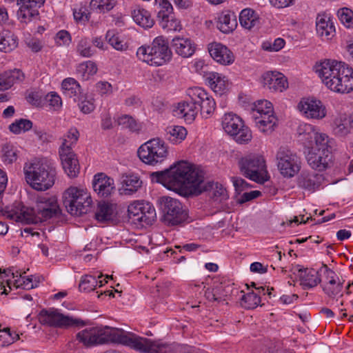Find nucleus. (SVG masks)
<instances>
[{"label": "nucleus", "mask_w": 353, "mask_h": 353, "mask_svg": "<svg viewBox=\"0 0 353 353\" xmlns=\"http://www.w3.org/2000/svg\"><path fill=\"white\" fill-rule=\"evenodd\" d=\"M151 179L183 197L197 196L203 192L213 197H228L227 190L221 183L205 182L202 173L186 161H179L168 169L152 173Z\"/></svg>", "instance_id": "1"}, {"label": "nucleus", "mask_w": 353, "mask_h": 353, "mask_svg": "<svg viewBox=\"0 0 353 353\" xmlns=\"http://www.w3.org/2000/svg\"><path fill=\"white\" fill-rule=\"evenodd\" d=\"M315 69L323 84L332 92L348 94L353 91V68L345 63L325 59Z\"/></svg>", "instance_id": "2"}, {"label": "nucleus", "mask_w": 353, "mask_h": 353, "mask_svg": "<svg viewBox=\"0 0 353 353\" xmlns=\"http://www.w3.org/2000/svg\"><path fill=\"white\" fill-rule=\"evenodd\" d=\"M37 200V212L33 208L23 205L22 202L15 200L13 205L5 207L2 210L3 215L8 219L25 224H37L46 221L61 214V209L57 200Z\"/></svg>", "instance_id": "3"}, {"label": "nucleus", "mask_w": 353, "mask_h": 353, "mask_svg": "<svg viewBox=\"0 0 353 353\" xmlns=\"http://www.w3.org/2000/svg\"><path fill=\"white\" fill-rule=\"evenodd\" d=\"M26 181L37 191H46L53 186L56 171L40 160L26 163L23 168Z\"/></svg>", "instance_id": "4"}, {"label": "nucleus", "mask_w": 353, "mask_h": 353, "mask_svg": "<svg viewBox=\"0 0 353 353\" xmlns=\"http://www.w3.org/2000/svg\"><path fill=\"white\" fill-rule=\"evenodd\" d=\"M138 59L150 65H163L172 59V53L168 40L163 36L156 37L150 46H141L137 51Z\"/></svg>", "instance_id": "5"}, {"label": "nucleus", "mask_w": 353, "mask_h": 353, "mask_svg": "<svg viewBox=\"0 0 353 353\" xmlns=\"http://www.w3.org/2000/svg\"><path fill=\"white\" fill-rule=\"evenodd\" d=\"M241 172L247 178L259 183H263L270 179L265 161L261 155L250 154L239 161Z\"/></svg>", "instance_id": "6"}, {"label": "nucleus", "mask_w": 353, "mask_h": 353, "mask_svg": "<svg viewBox=\"0 0 353 353\" xmlns=\"http://www.w3.org/2000/svg\"><path fill=\"white\" fill-rule=\"evenodd\" d=\"M301 141L307 146L310 150L319 152H332V139L323 132L317 131L310 124H301L298 128Z\"/></svg>", "instance_id": "7"}, {"label": "nucleus", "mask_w": 353, "mask_h": 353, "mask_svg": "<svg viewBox=\"0 0 353 353\" xmlns=\"http://www.w3.org/2000/svg\"><path fill=\"white\" fill-rule=\"evenodd\" d=\"M140 160L145 164L156 165L163 162L168 157V147L164 141L156 138L142 144L137 150Z\"/></svg>", "instance_id": "8"}, {"label": "nucleus", "mask_w": 353, "mask_h": 353, "mask_svg": "<svg viewBox=\"0 0 353 353\" xmlns=\"http://www.w3.org/2000/svg\"><path fill=\"white\" fill-rule=\"evenodd\" d=\"M38 317L42 325L53 327L67 329L72 327H84L86 325L82 319L65 316L54 308L43 309Z\"/></svg>", "instance_id": "9"}, {"label": "nucleus", "mask_w": 353, "mask_h": 353, "mask_svg": "<svg viewBox=\"0 0 353 353\" xmlns=\"http://www.w3.org/2000/svg\"><path fill=\"white\" fill-rule=\"evenodd\" d=\"M222 128L230 136L234 137L236 142L240 144L249 143L252 138L250 128L244 125L241 117L235 114H225L222 118Z\"/></svg>", "instance_id": "10"}, {"label": "nucleus", "mask_w": 353, "mask_h": 353, "mask_svg": "<svg viewBox=\"0 0 353 353\" xmlns=\"http://www.w3.org/2000/svg\"><path fill=\"white\" fill-rule=\"evenodd\" d=\"M163 221L167 225H177L185 222L188 213L179 200H159Z\"/></svg>", "instance_id": "11"}, {"label": "nucleus", "mask_w": 353, "mask_h": 353, "mask_svg": "<svg viewBox=\"0 0 353 353\" xmlns=\"http://www.w3.org/2000/svg\"><path fill=\"white\" fill-rule=\"evenodd\" d=\"M130 219L151 225L157 220V213L153 205L148 200H134L128 207Z\"/></svg>", "instance_id": "12"}, {"label": "nucleus", "mask_w": 353, "mask_h": 353, "mask_svg": "<svg viewBox=\"0 0 353 353\" xmlns=\"http://www.w3.org/2000/svg\"><path fill=\"white\" fill-rule=\"evenodd\" d=\"M276 161L278 169L285 177H293L300 170V159L296 153L287 148H279L276 153Z\"/></svg>", "instance_id": "13"}, {"label": "nucleus", "mask_w": 353, "mask_h": 353, "mask_svg": "<svg viewBox=\"0 0 353 353\" xmlns=\"http://www.w3.org/2000/svg\"><path fill=\"white\" fill-rule=\"evenodd\" d=\"M320 272L323 273L325 279L321 285L323 292L330 298L334 299L339 295L342 297L345 280L343 278H339L336 272L326 264H322Z\"/></svg>", "instance_id": "14"}, {"label": "nucleus", "mask_w": 353, "mask_h": 353, "mask_svg": "<svg viewBox=\"0 0 353 353\" xmlns=\"http://www.w3.org/2000/svg\"><path fill=\"white\" fill-rule=\"evenodd\" d=\"M119 217V208L111 200H98L94 210V219L99 223H115Z\"/></svg>", "instance_id": "15"}, {"label": "nucleus", "mask_w": 353, "mask_h": 353, "mask_svg": "<svg viewBox=\"0 0 353 353\" xmlns=\"http://www.w3.org/2000/svg\"><path fill=\"white\" fill-rule=\"evenodd\" d=\"M298 110L307 119H322L327 114L326 108L320 100L304 98L298 103Z\"/></svg>", "instance_id": "16"}, {"label": "nucleus", "mask_w": 353, "mask_h": 353, "mask_svg": "<svg viewBox=\"0 0 353 353\" xmlns=\"http://www.w3.org/2000/svg\"><path fill=\"white\" fill-rule=\"evenodd\" d=\"M319 272H321L320 270H315L301 265H296L293 267V273L299 278L300 285L303 290L312 289L321 283Z\"/></svg>", "instance_id": "17"}, {"label": "nucleus", "mask_w": 353, "mask_h": 353, "mask_svg": "<svg viewBox=\"0 0 353 353\" xmlns=\"http://www.w3.org/2000/svg\"><path fill=\"white\" fill-rule=\"evenodd\" d=\"M92 188L99 197H111L116 192L114 180L103 172H99L94 175Z\"/></svg>", "instance_id": "18"}, {"label": "nucleus", "mask_w": 353, "mask_h": 353, "mask_svg": "<svg viewBox=\"0 0 353 353\" xmlns=\"http://www.w3.org/2000/svg\"><path fill=\"white\" fill-rule=\"evenodd\" d=\"M35 1L12 0V1H16L17 5L19 6L17 17L21 23L28 24L39 17V12L37 8H40L39 3H36Z\"/></svg>", "instance_id": "19"}, {"label": "nucleus", "mask_w": 353, "mask_h": 353, "mask_svg": "<svg viewBox=\"0 0 353 353\" xmlns=\"http://www.w3.org/2000/svg\"><path fill=\"white\" fill-rule=\"evenodd\" d=\"M208 49L211 57L221 65H230L234 61L233 52L221 43H211L208 45Z\"/></svg>", "instance_id": "20"}, {"label": "nucleus", "mask_w": 353, "mask_h": 353, "mask_svg": "<svg viewBox=\"0 0 353 353\" xmlns=\"http://www.w3.org/2000/svg\"><path fill=\"white\" fill-rule=\"evenodd\" d=\"M309 165L314 170L321 172L327 170L332 164V152L310 150L307 154Z\"/></svg>", "instance_id": "21"}, {"label": "nucleus", "mask_w": 353, "mask_h": 353, "mask_svg": "<svg viewBox=\"0 0 353 353\" xmlns=\"http://www.w3.org/2000/svg\"><path fill=\"white\" fill-rule=\"evenodd\" d=\"M171 45L177 55L185 59L191 57L196 49L194 41L185 37H174L172 40Z\"/></svg>", "instance_id": "22"}, {"label": "nucleus", "mask_w": 353, "mask_h": 353, "mask_svg": "<svg viewBox=\"0 0 353 353\" xmlns=\"http://www.w3.org/2000/svg\"><path fill=\"white\" fill-rule=\"evenodd\" d=\"M59 154L65 172L70 177H76L79 172L80 167L73 150L59 149Z\"/></svg>", "instance_id": "23"}, {"label": "nucleus", "mask_w": 353, "mask_h": 353, "mask_svg": "<svg viewBox=\"0 0 353 353\" xmlns=\"http://www.w3.org/2000/svg\"><path fill=\"white\" fill-rule=\"evenodd\" d=\"M262 83L273 92H283L288 88L285 77L279 72H267L262 76Z\"/></svg>", "instance_id": "24"}, {"label": "nucleus", "mask_w": 353, "mask_h": 353, "mask_svg": "<svg viewBox=\"0 0 353 353\" xmlns=\"http://www.w3.org/2000/svg\"><path fill=\"white\" fill-rule=\"evenodd\" d=\"M317 34L323 40H330L335 35V27L333 19L327 14H319L316 19Z\"/></svg>", "instance_id": "25"}, {"label": "nucleus", "mask_w": 353, "mask_h": 353, "mask_svg": "<svg viewBox=\"0 0 353 353\" xmlns=\"http://www.w3.org/2000/svg\"><path fill=\"white\" fill-rule=\"evenodd\" d=\"M205 83L217 94L222 95L228 89L229 83L224 75L216 72H208L204 74Z\"/></svg>", "instance_id": "26"}, {"label": "nucleus", "mask_w": 353, "mask_h": 353, "mask_svg": "<svg viewBox=\"0 0 353 353\" xmlns=\"http://www.w3.org/2000/svg\"><path fill=\"white\" fill-rule=\"evenodd\" d=\"M232 286L221 282L214 284L212 288H208L205 291V298L210 302L223 303L231 292Z\"/></svg>", "instance_id": "27"}, {"label": "nucleus", "mask_w": 353, "mask_h": 353, "mask_svg": "<svg viewBox=\"0 0 353 353\" xmlns=\"http://www.w3.org/2000/svg\"><path fill=\"white\" fill-rule=\"evenodd\" d=\"M231 181L234 187L236 196H239V199H256L261 196V192L259 190H250L249 184L244 179L233 176Z\"/></svg>", "instance_id": "28"}, {"label": "nucleus", "mask_w": 353, "mask_h": 353, "mask_svg": "<svg viewBox=\"0 0 353 353\" xmlns=\"http://www.w3.org/2000/svg\"><path fill=\"white\" fill-rule=\"evenodd\" d=\"M67 211L71 215L80 216L87 214L92 209V200H63Z\"/></svg>", "instance_id": "29"}, {"label": "nucleus", "mask_w": 353, "mask_h": 353, "mask_svg": "<svg viewBox=\"0 0 353 353\" xmlns=\"http://www.w3.org/2000/svg\"><path fill=\"white\" fill-rule=\"evenodd\" d=\"M252 119L259 131L266 134H269L274 130L278 122L274 113L263 116L256 114V117L252 118Z\"/></svg>", "instance_id": "30"}, {"label": "nucleus", "mask_w": 353, "mask_h": 353, "mask_svg": "<svg viewBox=\"0 0 353 353\" xmlns=\"http://www.w3.org/2000/svg\"><path fill=\"white\" fill-rule=\"evenodd\" d=\"M142 181L134 175L123 176L121 187L119 188L121 196H131L141 187Z\"/></svg>", "instance_id": "31"}, {"label": "nucleus", "mask_w": 353, "mask_h": 353, "mask_svg": "<svg viewBox=\"0 0 353 353\" xmlns=\"http://www.w3.org/2000/svg\"><path fill=\"white\" fill-rule=\"evenodd\" d=\"M23 73L19 69L6 71L0 74V90H8L17 82L23 81Z\"/></svg>", "instance_id": "32"}, {"label": "nucleus", "mask_w": 353, "mask_h": 353, "mask_svg": "<svg viewBox=\"0 0 353 353\" xmlns=\"http://www.w3.org/2000/svg\"><path fill=\"white\" fill-rule=\"evenodd\" d=\"M176 115L183 118L186 121L191 123L193 121L198 113V108L192 101H183L179 103L174 110Z\"/></svg>", "instance_id": "33"}, {"label": "nucleus", "mask_w": 353, "mask_h": 353, "mask_svg": "<svg viewBox=\"0 0 353 353\" xmlns=\"http://www.w3.org/2000/svg\"><path fill=\"white\" fill-rule=\"evenodd\" d=\"M324 181L325 177L323 174H312L303 176L299 181V184L305 190L314 192L319 189Z\"/></svg>", "instance_id": "34"}, {"label": "nucleus", "mask_w": 353, "mask_h": 353, "mask_svg": "<svg viewBox=\"0 0 353 353\" xmlns=\"http://www.w3.org/2000/svg\"><path fill=\"white\" fill-rule=\"evenodd\" d=\"M237 26L236 17L234 12H223L219 17L218 28L223 33L232 32Z\"/></svg>", "instance_id": "35"}, {"label": "nucleus", "mask_w": 353, "mask_h": 353, "mask_svg": "<svg viewBox=\"0 0 353 353\" xmlns=\"http://www.w3.org/2000/svg\"><path fill=\"white\" fill-rule=\"evenodd\" d=\"M333 129L335 134L339 136L347 134L351 130H353V117H347L345 115H341L335 118Z\"/></svg>", "instance_id": "36"}, {"label": "nucleus", "mask_w": 353, "mask_h": 353, "mask_svg": "<svg viewBox=\"0 0 353 353\" xmlns=\"http://www.w3.org/2000/svg\"><path fill=\"white\" fill-rule=\"evenodd\" d=\"M17 37L8 30L0 31V51L10 52L17 47Z\"/></svg>", "instance_id": "37"}, {"label": "nucleus", "mask_w": 353, "mask_h": 353, "mask_svg": "<svg viewBox=\"0 0 353 353\" xmlns=\"http://www.w3.org/2000/svg\"><path fill=\"white\" fill-rule=\"evenodd\" d=\"M80 133L76 127L70 128L68 131L60 138L61 144L59 149L73 150L77 143Z\"/></svg>", "instance_id": "38"}, {"label": "nucleus", "mask_w": 353, "mask_h": 353, "mask_svg": "<svg viewBox=\"0 0 353 353\" xmlns=\"http://www.w3.org/2000/svg\"><path fill=\"white\" fill-rule=\"evenodd\" d=\"M132 17L135 23L143 28H152L154 23L150 12L143 8L134 9L132 12Z\"/></svg>", "instance_id": "39"}, {"label": "nucleus", "mask_w": 353, "mask_h": 353, "mask_svg": "<svg viewBox=\"0 0 353 353\" xmlns=\"http://www.w3.org/2000/svg\"><path fill=\"white\" fill-rule=\"evenodd\" d=\"M239 21L242 27L250 30L259 23V18L253 10L245 8L240 12Z\"/></svg>", "instance_id": "40"}, {"label": "nucleus", "mask_w": 353, "mask_h": 353, "mask_svg": "<svg viewBox=\"0 0 353 353\" xmlns=\"http://www.w3.org/2000/svg\"><path fill=\"white\" fill-rule=\"evenodd\" d=\"M166 139L174 144H177L183 141L187 136L186 129L180 125L169 126L165 130Z\"/></svg>", "instance_id": "41"}, {"label": "nucleus", "mask_w": 353, "mask_h": 353, "mask_svg": "<svg viewBox=\"0 0 353 353\" xmlns=\"http://www.w3.org/2000/svg\"><path fill=\"white\" fill-rule=\"evenodd\" d=\"M76 337L80 343L86 347L97 345V327L83 330L77 334Z\"/></svg>", "instance_id": "42"}, {"label": "nucleus", "mask_w": 353, "mask_h": 353, "mask_svg": "<svg viewBox=\"0 0 353 353\" xmlns=\"http://www.w3.org/2000/svg\"><path fill=\"white\" fill-rule=\"evenodd\" d=\"M63 199H91V195L84 186H70L64 191Z\"/></svg>", "instance_id": "43"}, {"label": "nucleus", "mask_w": 353, "mask_h": 353, "mask_svg": "<svg viewBox=\"0 0 353 353\" xmlns=\"http://www.w3.org/2000/svg\"><path fill=\"white\" fill-rule=\"evenodd\" d=\"M63 94L70 97H77L81 92V86L74 78L65 79L61 83Z\"/></svg>", "instance_id": "44"}, {"label": "nucleus", "mask_w": 353, "mask_h": 353, "mask_svg": "<svg viewBox=\"0 0 353 353\" xmlns=\"http://www.w3.org/2000/svg\"><path fill=\"white\" fill-rule=\"evenodd\" d=\"M18 157V150L13 145L6 143L1 150V161L5 165H11L15 162Z\"/></svg>", "instance_id": "45"}, {"label": "nucleus", "mask_w": 353, "mask_h": 353, "mask_svg": "<svg viewBox=\"0 0 353 353\" xmlns=\"http://www.w3.org/2000/svg\"><path fill=\"white\" fill-rule=\"evenodd\" d=\"M273 106L271 102L263 99L259 100L254 103V107L252 108V118L256 117V114L267 115L273 114Z\"/></svg>", "instance_id": "46"}, {"label": "nucleus", "mask_w": 353, "mask_h": 353, "mask_svg": "<svg viewBox=\"0 0 353 353\" xmlns=\"http://www.w3.org/2000/svg\"><path fill=\"white\" fill-rule=\"evenodd\" d=\"M158 21L173 14V7L168 0H155Z\"/></svg>", "instance_id": "47"}, {"label": "nucleus", "mask_w": 353, "mask_h": 353, "mask_svg": "<svg viewBox=\"0 0 353 353\" xmlns=\"http://www.w3.org/2000/svg\"><path fill=\"white\" fill-rule=\"evenodd\" d=\"M117 5L116 0H91L90 8L99 13H105L112 10Z\"/></svg>", "instance_id": "48"}, {"label": "nucleus", "mask_w": 353, "mask_h": 353, "mask_svg": "<svg viewBox=\"0 0 353 353\" xmlns=\"http://www.w3.org/2000/svg\"><path fill=\"white\" fill-rule=\"evenodd\" d=\"M187 94L196 106H199L210 96L203 88L200 87L188 89Z\"/></svg>", "instance_id": "49"}, {"label": "nucleus", "mask_w": 353, "mask_h": 353, "mask_svg": "<svg viewBox=\"0 0 353 353\" xmlns=\"http://www.w3.org/2000/svg\"><path fill=\"white\" fill-rule=\"evenodd\" d=\"M77 72L83 79H88L90 76L97 73V67L94 62L88 61L80 63L77 67Z\"/></svg>", "instance_id": "50"}, {"label": "nucleus", "mask_w": 353, "mask_h": 353, "mask_svg": "<svg viewBox=\"0 0 353 353\" xmlns=\"http://www.w3.org/2000/svg\"><path fill=\"white\" fill-rule=\"evenodd\" d=\"M105 39L108 43L117 50L124 51L128 48L127 43L114 30H108L105 34Z\"/></svg>", "instance_id": "51"}, {"label": "nucleus", "mask_w": 353, "mask_h": 353, "mask_svg": "<svg viewBox=\"0 0 353 353\" xmlns=\"http://www.w3.org/2000/svg\"><path fill=\"white\" fill-rule=\"evenodd\" d=\"M260 302L261 297L254 292L243 295L241 299V305L248 310L256 307Z\"/></svg>", "instance_id": "52"}, {"label": "nucleus", "mask_w": 353, "mask_h": 353, "mask_svg": "<svg viewBox=\"0 0 353 353\" xmlns=\"http://www.w3.org/2000/svg\"><path fill=\"white\" fill-rule=\"evenodd\" d=\"M98 285V280L92 275H85L81 279L79 288L81 291L90 292L94 290Z\"/></svg>", "instance_id": "53"}, {"label": "nucleus", "mask_w": 353, "mask_h": 353, "mask_svg": "<svg viewBox=\"0 0 353 353\" xmlns=\"http://www.w3.org/2000/svg\"><path fill=\"white\" fill-rule=\"evenodd\" d=\"M160 26L165 31H179L181 29V24L179 20L174 18L173 14L166 19L159 21Z\"/></svg>", "instance_id": "54"}, {"label": "nucleus", "mask_w": 353, "mask_h": 353, "mask_svg": "<svg viewBox=\"0 0 353 353\" xmlns=\"http://www.w3.org/2000/svg\"><path fill=\"white\" fill-rule=\"evenodd\" d=\"M77 53L83 57H90L94 54L90 41L87 38H82L77 46Z\"/></svg>", "instance_id": "55"}, {"label": "nucleus", "mask_w": 353, "mask_h": 353, "mask_svg": "<svg viewBox=\"0 0 353 353\" xmlns=\"http://www.w3.org/2000/svg\"><path fill=\"white\" fill-rule=\"evenodd\" d=\"M32 127V122L28 119H20L9 125V130L14 133L19 134L21 131H28Z\"/></svg>", "instance_id": "56"}, {"label": "nucleus", "mask_w": 353, "mask_h": 353, "mask_svg": "<svg viewBox=\"0 0 353 353\" xmlns=\"http://www.w3.org/2000/svg\"><path fill=\"white\" fill-rule=\"evenodd\" d=\"M74 19L77 22H86L89 21L90 13L85 5L80 4L73 8Z\"/></svg>", "instance_id": "57"}, {"label": "nucleus", "mask_w": 353, "mask_h": 353, "mask_svg": "<svg viewBox=\"0 0 353 353\" xmlns=\"http://www.w3.org/2000/svg\"><path fill=\"white\" fill-rule=\"evenodd\" d=\"M338 17L346 27L353 26V11L347 8H343L338 10Z\"/></svg>", "instance_id": "58"}, {"label": "nucleus", "mask_w": 353, "mask_h": 353, "mask_svg": "<svg viewBox=\"0 0 353 353\" xmlns=\"http://www.w3.org/2000/svg\"><path fill=\"white\" fill-rule=\"evenodd\" d=\"M199 106L200 107L201 114L207 118L212 115V114L214 112L216 108V103L214 99L211 96H210Z\"/></svg>", "instance_id": "59"}, {"label": "nucleus", "mask_w": 353, "mask_h": 353, "mask_svg": "<svg viewBox=\"0 0 353 353\" xmlns=\"http://www.w3.org/2000/svg\"><path fill=\"white\" fill-rule=\"evenodd\" d=\"M118 123L124 128H128L131 131H138L139 125L136 120L128 114L121 115L118 118Z\"/></svg>", "instance_id": "60"}, {"label": "nucleus", "mask_w": 353, "mask_h": 353, "mask_svg": "<svg viewBox=\"0 0 353 353\" xmlns=\"http://www.w3.org/2000/svg\"><path fill=\"white\" fill-rule=\"evenodd\" d=\"M78 106L80 110L84 114H90L95 108L94 99L92 98L88 99L87 97L83 99L80 98L79 99Z\"/></svg>", "instance_id": "61"}, {"label": "nucleus", "mask_w": 353, "mask_h": 353, "mask_svg": "<svg viewBox=\"0 0 353 353\" xmlns=\"http://www.w3.org/2000/svg\"><path fill=\"white\" fill-rule=\"evenodd\" d=\"M46 99L49 105L57 111L61 109L62 106V100L60 96L55 92H51L46 96Z\"/></svg>", "instance_id": "62"}, {"label": "nucleus", "mask_w": 353, "mask_h": 353, "mask_svg": "<svg viewBox=\"0 0 353 353\" xmlns=\"http://www.w3.org/2000/svg\"><path fill=\"white\" fill-rule=\"evenodd\" d=\"M55 41L57 46H68L71 41V37L68 31L60 30L56 34Z\"/></svg>", "instance_id": "63"}, {"label": "nucleus", "mask_w": 353, "mask_h": 353, "mask_svg": "<svg viewBox=\"0 0 353 353\" xmlns=\"http://www.w3.org/2000/svg\"><path fill=\"white\" fill-rule=\"evenodd\" d=\"M14 285L16 288H22L23 289H31L34 288L32 284V278L31 276H22L21 279H16L14 281Z\"/></svg>", "instance_id": "64"}]
</instances>
